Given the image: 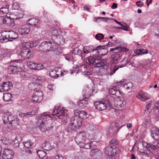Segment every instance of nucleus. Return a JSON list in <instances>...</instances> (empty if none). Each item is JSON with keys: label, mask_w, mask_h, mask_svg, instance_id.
<instances>
[{"label": "nucleus", "mask_w": 159, "mask_h": 159, "mask_svg": "<svg viewBox=\"0 0 159 159\" xmlns=\"http://www.w3.org/2000/svg\"><path fill=\"white\" fill-rule=\"evenodd\" d=\"M141 154L143 156H145V157H151L152 156L153 154L151 152H147V151L145 152L144 151L143 152H141Z\"/></svg>", "instance_id": "obj_47"}, {"label": "nucleus", "mask_w": 159, "mask_h": 159, "mask_svg": "<svg viewBox=\"0 0 159 159\" xmlns=\"http://www.w3.org/2000/svg\"><path fill=\"white\" fill-rule=\"evenodd\" d=\"M30 25L32 26H34L36 28H39L38 25L40 23V21L39 20L34 18H32L30 20Z\"/></svg>", "instance_id": "obj_26"}, {"label": "nucleus", "mask_w": 159, "mask_h": 159, "mask_svg": "<svg viewBox=\"0 0 159 159\" xmlns=\"http://www.w3.org/2000/svg\"><path fill=\"white\" fill-rule=\"evenodd\" d=\"M110 19L107 17H98L94 18V20L97 22H99L101 21L107 22V20Z\"/></svg>", "instance_id": "obj_36"}, {"label": "nucleus", "mask_w": 159, "mask_h": 159, "mask_svg": "<svg viewBox=\"0 0 159 159\" xmlns=\"http://www.w3.org/2000/svg\"><path fill=\"white\" fill-rule=\"evenodd\" d=\"M86 134L84 132H81L77 134L75 138V142L78 143H84L85 141Z\"/></svg>", "instance_id": "obj_11"}, {"label": "nucleus", "mask_w": 159, "mask_h": 159, "mask_svg": "<svg viewBox=\"0 0 159 159\" xmlns=\"http://www.w3.org/2000/svg\"><path fill=\"white\" fill-rule=\"evenodd\" d=\"M108 91L110 95H115L117 97H119L120 95V92L119 88L115 86L110 87Z\"/></svg>", "instance_id": "obj_14"}, {"label": "nucleus", "mask_w": 159, "mask_h": 159, "mask_svg": "<svg viewBox=\"0 0 159 159\" xmlns=\"http://www.w3.org/2000/svg\"><path fill=\"white\" fill-rule=\"evenodd\" d=\"M12 7L14 9H18L19 8V6L18 4L16 3H14L13 4Z\"/></svg>", "instance_id": "obj_62"}, {"label": "nucleus", "mask_w": 159, "mask_h": 159, "mask_svg": "<svg viewBox=\"0 0 159 159\" xmlns=\"http://www.w3.org/2000/svg\"><path fill=\"white\" fill-rule=\"evenodd\" d=\"M61 33V32L60 30L54 29L52 30L51 31V34L52 40L54 36L55 37H57L60 35Z\"/></svg>", "instance_id": "obj_30"}, {"label": "nucleus", "mask_w": 159, "mask_h": 159, "mask_svg": "<svg viewBox=\"0 0 159 159\" xmlns=\"http://www.w3.org/2000/svg\"><path fill=\"white\" fill-rule=\"evenodd\" d=\"M144 146H145L146 149L148 150V152H149L153 154L154 150L156 149L155 145L154 144V143L153 144L148 143H144L143 144Z\"/></svg>", "instance_id": "obj_21"}, {"label": "nucleus", "mask_w": 159, "mask_h": 159, "mask_svg": "<svg viewBox=\"0 0 159 159\" xmlns=\"http://www.w3.org/2000/svg\"><path fill=\"white\" fill-rule=\"evenodd\" d=\"M33 143L30 141H27L24 143V147L27 149L30 148V147L32 146Z\"/></svg>", "instance_id": "obj_44"}, {"label": "nucleus", "mask_w": 159, "mask_h": 159, "mask_svg": "<svg viewBox=\"0 0 159 159\" xmlns=\"http://www.w3.org/2000/svg\"><path fill=\"white\" fill-rule=\"evenodd\" d=\"M95 108L99 111H103L106 109L107 107L110 109L112 107L110 100L97 102L94 103Z\"/></svg>", "instance_id": "obj_7"}, {"label": "nucleus", "mask_w": 159, "mask_h": 159, "mask_svg": "<svg viewBox=\"0 0 159 159\" xmlns=\"http://www.w3.org/2000/svg\"><path fill=\"white\" fill-rule=\"evenodd\" d=\"M98 152V149L97 148H95L91 150V152H90V155L91 157L97 154Z\"/></svg>", "instance_id": "obj_50"}, {"label": "nucleus", "mask_w": 159, "mask_h": 159, "mask_svg": "<svg viewBox=\"0 0 159 159\" xmlns=\"http://www.w3.org/2000/svg\"><path fill=\"white\" fill-rule=\"evenodd\" d=\"M20 141L18 140L17 137H16L13 141V145L14 147H17L20 144Z\"/></svg>", "instance_id": "obj_45"}, {"label": "nucleus", "mask_w": 159, "mask_h": 159, "mask_svg": "<svg viewBox=\"0 0 159 159\" xmlns=\"http://www.w3.org/2000/svg\"><path fill=\"white\" fill-rule=\"evenodd\" d=\"M90 55L92 53L95 56H90V68H93V65L94 68L98 67L99 69H105L104 66H106V62L104 60L100 59V57L97 56L99 55V51H98L93 46L90 45Z\"/></svg>", "instance_id": "obj_1"}, {"label": "nucleus", "mask_w": 159, "mask_h": 159, "mask_svg": "<svg viewBox=\"0 0 159 159\" xmlns=\"http://www.w3.org/2000/svg\"><path fill=\"white\" fill-rule=\"evenodd\" d=\"M112 148L110 146L108 145L104 148L105 153L111 158L114 157L116 154H118L119 151V148L117 147Z\"/></svg>", "instance_id": "obj_8"}, {"label": "nucleus", "mask_w": 159, "mask_h": 159, "mask_svg": "<svg viewBox=\"0 0 159 159\" xmlns=\"http://www.w3.org/2000/svg\"><path fill=\"white\" fill-rule=\"evenodd\" d=\"M23 16V14L20 13V14L16 15L13 14L9 15V16H8V17L10 19V20L13 21L14 23H15L14 21V20H17L21 18Z\"/></svg>", "instance_id": "obj_24"}, {"label": "nucleus", "mask_w": 159, "mask_h": 159, "mask_svg": "<svg viewBox=\"0 0 159 159\" xmlns=\"http://www.w3.org/2000/svg\"><path fill=\"white\" fill-rule=\"evenodd\" d=\"M147 93L140 90L136 96L137 98L142 101H145L148 99V98L146 97Z\"/></svg>", "instance_id": "obj_22"}, {"label": "nucleus", "mask_w": 159, "mask_h": 159, "mask_svg": "<svg viewBox=\"0 0 159 159\" xmlns=\"http://www.w3.org/2000/svg\"><path fill=\"white\" fill-rule=\"evenodd\" d=\"M115 106L117 107H120L123 106V102L121 99H118L114 102Z\"/></svg>", "instance_id": "obj_38"}, {"label": "nucleus", "mask_w": 159, "mask_h": 159, "mask_svg": "<svg viewBox=\"0 0 159 159\" xmlns=\"http://www.w3.org/2000/svg\"><path fill=\"white\" fill-rule=\"evenodd\" d=\"M22 46H23V48L28 49L29 48H32L34 46L33 43H30L29 42H24L22 43Z\"/></svg>", "instance_id": "obj_41"}, {"label": "nucleus", "mask_w": 159, "mask_h": 159, "mask_svg": "<svg viewBox=\"0 0 159 159\" xmlns=\"http://www.w3.org/2000/svg\"><path fill=\"white\" fill-rule=\"evenodd\" d=\"M97 144V143L95 141H90V148H91L92 147H95Z\"/></svg>", "instance_id": "obj_60"}, {"label": "nucleus", "mask_w": 159, "mask_h": 159, "mask_svg": "<svg viewBox=\"0 0 159 159\" xmlns=\"http://www.w3.org/2000/svg\"><path fill=\"white\" fill-rule=\"evenodd\" d=\"M13 84L10 81L3 82L2 85L0 86V91L4 92L8 91L12 87Z\"/></svg>", "instance_id": "obj_15"}, {"label": "nucleus", "mask_w": 159, "mask_h": 159, "mask_svg": "<svg viewBox=\"0 0 159 159\" xmlns=\"http://www.w3.org/2000/svg\"><path fill=\"white\" fill-rule=\"evenodd\" d=\"M154 114L155 115L159 116V109L158 106L156 105L153 108Z\"/></svg>", "instance_id": "obj_49"}, {"label": "nucleus", "mask_w": 159, "mask_h": 159, "mask_svg": "<svg viewBox=\"0 0 159 159\" xmlns=\"http://www.w3.org/2000/svg\"><path fill=\"white\" fill-rule=\"evenodd\" d=\"M12 98L11 95L9 93H3V100L6 102L10 101L11 100Z\"/></svg>", "instance_id": "obj_34"}, {"label": "nucleus", "mask_w": 159, "mask_h": 159, "mask_svg": "<svg viewBox=\"0 0 159 159\" xmlns=\"http://www.w3.org/2000/svg\"><path fill=\"white\" fill-rule=\"evenodd\" d=\"M50 116L46 113L40 114L37 118L38 121L36 122L37 125L42 132L51 129L53 126L48 123V120H50Z\"/></svg>", "instance_id": "obj_2"}, {"label": "nucleus", "mask_w": 159, "mask_h": 159, "mask_svg": "<svg viewBox=\"0 0 159 159\" xmlns=\"http://www.w3.org/2000/svg\"><path fill=\"white\" fill-rule=\"evenodd\" d=\"M8 38L10 39H15L18 37L17 33L14 31H8Z\"/></svg>", "instance_id": "obj_28"}, {"label": "nucleus", "mask_w": 159, "mask_h": 159, "mask_svg": "<svg viewBox=\"0 0 159 159\" xmlns=\"http://www.w3.org/2000/svg\"><path fill=\"white\" fill-rule=\"evenodd\" d=\"M15 118L9 112H7L4 114L2 117V120L4 123L5 124H7L8 125H9V122H11L13 120H14Z\"/></svg>", "instance_id": "obj_12"}, {"label": "nucleus", "mask_w": 159, "mask_h": 159, "mask_svg": "<svg viewBox=\"0 0 159 159\" xmlns=\"http://www.w3.org/2000/svg\"><path fill=\"white\" fill-rule=\"evenodd\" d=\"M129 49L126 47L121 46H118L115 48H111L110 52H113L112 54L116 53H122L128 52Z\"/></svg>", "instance_id": "obj_10"}, {"label": "nucleus", "mask_w": 159, "mask_h": 159, "mask_svg": "<svg viewBox=\"0 0 159 159\" xmlns=\"http://www.w3.org/2000/svg\"><path fill=\"white\" fill-rule=\"evenodd\" d=\"M85 61L86 64L85 66H84V67L85 70L83 72V74L84 75H89V57L85 58Z\"/></svg>", "instance_id": "obj_20"}, {"label": "nucleus", "mask_w": 159, "mask_h": 159, "mask_svg": "<svg viewBox=\"0 0 159 159\" xmlns=\"http://www.w3.org/2000/svg\"><path fill=\"white\" fill-rule=\"evenodd\" d=\"M30 31V29L29 28H23L22 31V34H28Z\"/></svg>", "instance_id": "obj_51"}, {"label": "nucleus", "mask_w": 159, "mask_h": 159, "mask_svg": "<svg viewBox=\"0 0 159 159\" xmlns=\"http://www.w3.org/2000/svg\"><path fill=\"white\" fill-rule=\"evenodd\" d=\"M42 147L43 149L46 151L51 150L53 148L51 146L49 143L48 142H46L43 143L42 144Z\"/></svg>", "instance_id": "obj_27"}, {"label": "nucleus", "mask_w": 159, "mask_h": 159, "mask_svg": "<svg viewBox=\"0 0 159 159\" xmlns=\"http://www.w3.org/2000/svg\"><path fill=\"white\" fill-rule=\"evenodd\" d=\"M43 93L41 90L36 91L32 98V102L34 103L40 102L43 100Z\"/></svg>", "instance_id": "obj_9"}, {"label": "nucleus", "mask_w": 159, "mask_h": 159, "mask_svg": "<svg viewBox=\"0 0 159 159\" xmlns=\"http://www.w3.org/2000/svg\"><path fill=\"white\" fill-rule=\"evenodd\" d=\"M43 66L42 64L36 63V67L34 68V69L39 70L43 69Z\"/></svg>", "instance_id": "obj_52"}, {"label": "nucleus", "mask_w": 159, "mask_h": 159, "mask_svg": "<svg viewBox=\"0 0 159 159\" xmlns=\"http://www.w3.org/2000/svg\"><path fill=\"white\" fill-rule=\"evenodd\" d=\"M122 53H116L113 54L111 57L112 61L113 63H116L120 60Z\"/></svg>", "instance_id": "obj_23"}, {"label": "nucleus", "mask_w": 159, "mask_h": 159, "mask_svg": "<svg viewBox=\"0 0 159 159\" xmlns=\"http://www.w3.org/2000/svg\"><path fill=\"white\" fill-rule=\"evenodd\" d=\"M106 46H107L106 45H100L96 48H94L95 49H96L98 51H99L100 50H102V49H106Z\"/></svg>", "instance_id": "obj_53"}, {"label": "nucleus", "mask_w": 159, "mask_h": 159, "mask_svg": "<svg viewBox=\"0 0 159 159\" xmlns=\"http://www.w3.org/2000/svg\"><path fill=\"white\" fill-rule=\"evenodd\" d=\"M36 63H33L32 62H29V65L30 66V67H31V68L32 69H34V68H35L36 67Z\"/></svg>", "instance_id": "obj_64"}, {"label": "nucleus", "mask_w": 159, "mask_h": 159, "mask_svg": "<svg viewBox=\"0 0 159 159\" xmlns=\"http://www.w3.org/2000/svg\"><path fill=\"white\" fill-rule=\"evenodd\" d=\"M22 104L25 106H27L30 104L29 101L27 99L23 100L21 101Z\"/></svg>", "instance_id": "obj_56"}, {"label": "nucleus", "mask_w": 159, "mask_h": 159, "mask_svg": "<svg viewBox=\"0 0 159 159\" xmlns=\"http://www.w3.org/2000/svg\"><path fill=\"white\" fill-rule=\"evenodd\" d=\"M1 141L4 144L9 145L11 144V141L6 137H2L1 138Z\"/></svg>", "instance_id": "obj_39"}, {"label": "nucleus", "mask_w": 159, "mask_h": 159, "mask_svg": "<svg viewBox=\"0 0 159 159\" xmlns=\"http://www.w3.org/2000/svg\"><path fill=\"white\" fill-rule=\"evenodd\" d=\"M37 83L34 82H31L28 85V87L29 89L30 90H34L35 89V86H37Z\"/></svg>", "instance_id": "obj_42"}, {"label": "nucleus", "mask_w": 159, "mask_h": 159, "mask_svg": "<svg viewBox=\"0 0 159 159\" xmlns=\"http://www.w3.org/2000/svg\"><path fill=\"white\" fill-rule=\"evenodd\" d=\"M6 24L11 26H13L15 25V23H14L13 21L10 20L8 16H4L3 18L1 24Z\"/></svg>", "instance_id": "obj_19"}, {"label": "nucleus", "mask_w": 159, "mask_h": 159, "mask_svg": "<svg viewBox=\"0 0 159 159\" xmlns=\"http://www.w3.org/2000/svg\"><path fill=\"white\" fill-rule=\"evenodd\" d=\"M136 4L138 7H142L143 5V3L142 2L139 1L136 2Z\"/></svg>", "instance_id": "obj_63"}, {"label": "nucleus", "mask_w": 159, "mask_h": 159, "mask_svg": "<svg viewBox=\"0 0 159 159\" xmlns=\"http://www.w3.org/2000/svg\"><path fill=\"white\" fill-rule=\"evenodd\" d=\"M9 38H3L0 39V42L2 43H5L9 41H11L12 40H10Z\"/></svg>", "instance_id": "obj_58"}, {"label": "nucleus", "mask_w": 159, "mask_h": 159, "mask_svg": "<svg viewBox=\"0 0 159 159\" xmlns=\"http://www.w3.org/2000/svg\"><path fill=\"white\" fill-rule=\"evenodd\" d=\"M120 42L116 38H113L111 40V41H109L106 45L109 47H113L119 45Z\"/></svg>", "instance_id": "obj_25"}, {"label": "nucleus", "mask_w": 159, "mask_h": 159, "mask_svg": "<svg viewBox=\"0 0 159 159\" xmlns=\"http://www.w3.org/2000/svg\"><path fill=\"white\" fill-rule=\"evenodd\" d=\"M53 42L48 41L43 42L41 43L39 46V48L40 50L43 52H47L55 50L56 49L53 46Z\"/></svg>", "instance_id": "obj_6"}, {"label": "nucleus", "mask_w": 159, "mask_h": 159, "mask_svg": "<svg viewBox=\"0 0 159 159\" xmlns=\"http://www.w3.org/2000/svg\"><path fill=\"white\" fill-rule=\"evenodd\" d=\"M49 75L51 77L55 78H56L58 77V75L56 74L55 71L52 70L50 72Z\"/></svg>", "instance_id": "obj_46"}, {"label": "nucleus", "mask_w": 159, "mask_h": 159, "mask_svg": "<svg viewBox=\"0 0 159 159\" xmlns=\"http://www.w3.org/2000/svg\"><path fill=\"white\" fill-rule=\"evenodd\" d=\"M115 125L116 127L117 128V129L118 131L119 129H120L123 126V125L120 126V122H119L115 123Z\"/></svg>", "instance_id": "obj_59"}, {"label": "nucleus", "mask_w": 159, "mask_h": 159, "mask_svg": "<svg viewBox=\"0 0 159 159\" xmlns=\"http://www.w3.org/2000/svg\"><path fill=\"white\" fill-rule=\"evenodd\" d=\"M19 120L15 118L14 120H13L11 122H9V125H8V128H10L11 127L16 126L17 125L19 124Z\"/></svg>", "instance_id": "obj_32"}, {"label": "nucleus", "mask_w": 159, "mask_h": 159, "mask_svg": "<svg viewBox=\"0 0 159 159\" xmlns=\"http://www.w3.org/2000/svg\"><path fill=\"white\" fill-rule=\"evenodd\" d=\"M151 103H149L146 106V109L145 111V112H147V111L149 113L151 111V110H150V108L151 107Z\"/></svg>", "instance_id": "obj_57"}, {"label": "nucleus", "mask_w": 159, "mask_h": 159, "mask_svg": "<svg viewBox=\"0 0 159 159\" xmlns=\"http://www.w3.org/2000/svg\"><path fill=\"white\" fill-rule=\"evenodd\" d=\"M88 99V97H85L84 99L80 100L79 102H78L77 105L80 108H83L84 107V104H88V102L87 100Z\"/></svg>", "instance_id": "obj_29"}, {"label": "nucleus", "mask_w": 159, "mask_h": 159, "mask_svg": "<svg viewBox=\"0 0 159 159\" xmlns=\"http://www.w3.org/2000/svg\"><path fill=\"white\" fill-rule=\"evenodd\" d=\"M30 53V51L28 49L23 48L21 50L20 54V55L23 58L28 59L31 55Z\"/></svg>", "instance_id": "obj_18"}, {"label": "nucleus", "mask_w": 159, "mask_h": 159, "mask_svg": "<svg viewBox=\"0 0 159 159\" xmlns=\"http://www.w3.org/2000/svg\"><path fill=\"white\" fill-rule=\"evenodd\" d=\"M72 53L74 55L77 54L79 55H81L82 53L81 51L80 50L79 48L78 47L73 49Z\"/></svg>", "instance_id": "obj_43"}, {"label": "nucleus", "mask_w": 159, "mask_h": 159, "mask_svg": "<svg viewBox=\"0 0 159 159\" xmlns=\"http://www.w3.org/2000/svg\"><path fill=\"white\" fill-rule=\"evenodd\" d=\"M53 42V44H54L55 43L56 44L58 45H63L65 42V40L63 37L61 35H60L57 37L53 38L52 40Z\"/></svg>", "instance_id": "obj_17"}, {"label": "nucleus", "mask_w": 159, "mask_h": 159, "mask_svg": "<svg viewBox=\"0 0 159 159\" xmlns=\"http://www.w3.org/2000/svg\"><path fill=\"white\" fill-rule=\"evenodd\" d=\"M152 137L155 139H159V129H155L152 133Z\"/></svg>", "instance_id": "obj_40"}, {"label": "nucleus", "mask_w": 159, "mask_h": 159, "mask_svg": "<svg viewBox=\"0 0 159 159\" xmlns=\"http://www.w3.org/2000/svg\"><path fill=\"white\" fill-rule=\"evenodd\" d=\"M13 65L9 66L8 67V72L10 74H16L18 72L20 71V74L24 73L22 71L23 64L20 62H15Z\"/></svg>", "instance_id": "obj_4"}, {"label": "nucleus", "mask_w": 159, "mask_h": 159, "mask_svg": "<svg viewBox=\"0 0 159 159\" xmlns=\"http://www.w3.org/2000/svg\"><path fill=\"white\" fill-rule=\"evenodd\" d=\"M37 153L41 159H46L47 158L45 152L43 150H39L37 151Z\"/></svg>", "instance_id": "obj_31"}, {"label": "nucleus", "mask_w": 159, "mask_h": 159, "mask_svg": "<svg viewBox=\"0 0 159 159\" xmlns=\"http://www.w3.org/2000/svg\"><path fill=\"white\" fill-rule=\"evenodd\" d=\"M8 5L4 6L0 8V12L2 14H6L8 12Z\"/></svg>", "instance_id": "obj_37"}, {"label": "nucleus", "mask_w": 159, "mask_h": 159, "mask_svg": "<svg viewBox=\"0 0 159 159\" xmlns=\"http://www.w3.org/2000/svg\"><path fill=\"white\" fill-rule=\"evenodd\" d=\"M8 31H3L1 32V34L3 38H8Z\"/></svg>", "instance_id": "obj_54"}, {"label": "nucleus", "mask_w": 159, "mask_h": 159, "mask_svg": "<svg viewBox=\"0 0 159 159\" xmlns=\"http://www.w3.org/2000/svg\"><path fill=\"white\" fill-rule=\"evenodd\" d=\"M95 38L99 40L103 39L104 38V36L102 34L98 33L96 35Z\"/></svg>", "instance_id": "obj_48"}, {"label": "nucleus", "mask_w": 159, "mask_h": 159, "mask_svg": "<svg viewBox=\"0 0 159 159\" xmlns=\"http://www.w3.org/2000/svg\"><path fill=\"white\" fill-rule=\"evenodd\" d=\"M56 107H55V110L53 112V116L56 119H63V117L67 115V110L60 106L58 107L56 110Z\"/></svg>", "instance_id": "obj_5"}, {"label": "nucleus", "mask_w": 159, "mask_h": 159, "mask_svg": "<svg viewBox=\"0 0 159 159\" xmlns=\"http://www.w3.org/2000/svg\"><path fill=\"white\" fill-rule=\"evenodd\" d=\"M14 153L11 149L5 148L3 152V154L2 156L3 159H4L6 156L7 157L6 159H12L14 157Z\"/></svg>", "instance_id": "obj_13"}, {"label": "nucleus", "mask_w": 159, "mask_h": 159, "mask_svg": "<svg viewBox=\"0 0 159 159\" xmlns=\"http://www.w3.org/2000/svg\"><path fill=\"white\" fill-rule=\"evenodd\" d=\"M148 50H146L142 48L137 49L135 50L134 52L138 55H141L143 54L148 53Z\"/></svg>", "instance_id": "obj_33"}, {"label": "nucleus", "mask_w": 159, "mask_h": 159, "mask_svg": "<svg viewBox=\"0 0 159 159\" xmlns=\"http://www.w3.org/2000/svg\"><path fill=\"white\" fill-rule=\"evenodd\" d=\"M74 114L76 117H79L81 119H86L88 118L89 115L84 111H79L78 110L74 111Z\"/></svg>", "instance_id": "obj_16"}, {"label": "nucleus", "mask_w": 159, "mask_h": 159, "mask_svg": "<svg viewBox=\"0 0 159 159\" xmlns=\"http://www.w3.org/2000/svg\"><path fill=\"white\" fill-rule=\"evenodd\" d=\"M110 19L113 20L117 24H118L120 25L122 27H127V26H124L122 24H121L120 23V22H118L117 20H116L115 19H114L113 18H112V19Z\"/></svg>", "instance_id": "obj_61"}, {"label": "nucleus", "mask_w": 159, "mask_h": 159, "mask_svg": "<svg viewBox=\"0 0 159 159\" xmlns=\"http://www.w3.org/2000/svg\"><path fill=\"white\" fill-rule=\"evenodd\" d=\"M82 120L79 118L75 117H72L70 120V123L67 127V131L68 132L76 131L79 129L82 125Z\"/></svg>", "instance_id": "obj_3"}, {"label": "nucleus", "mask_w": 159, "mask_h": 159, "mask_svg": "<svg viewBox=\"0 0 159 159\" xmlns=\"http://www.w3.org/2000/svg\"><path fill=\"white\" fill-rule=\"evenodd\" d=\"M128 27L127 26V27H116V26H113L112 28L115 29H117L118 30H119L120 29L123 30L125 31H128L129 29L127 28Z\"/></svg>", "instance_id": "obj_55"}, {"label": "nucleus", "mask_w": 159, "mask_h": 159, "mask_svg": "<svg viewBox=\"0 0 159 159\" xmlns=\"http://www.w3.org/2000/svg\"><path fill=\"white\" fill-rule=\"evenodd\" d=\"M119 141L116 139H113L111 140L109 142V145L112 148L117 147V146L119 145Z\"/></svg>", "instance_id": "obj_35"}]
</instances>
